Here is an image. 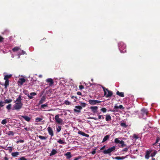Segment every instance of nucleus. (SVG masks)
<instances>
[{
    "mask_svg": "<svg viewBox=\"0 0 160 160\" xmlns=\"http://www.w3.org/2000/svg\"><path fill=\"white\" fill-rule=\"evenodd\" d=\"M14 103L15 104L13 106V110L19 111L22 108L23 104L21 102L20 96H19L17 98L16 101L14 102Z\"/></svg>",
    "mask_w": 160,
    "mask_h": 160,
    "instance_id": "1",
    "label": "nucleus"
},
{
    "mask_svg": "<svg viewBox=\"0 0 160 160\" xmlns=\"http://www.w3.org/2000/svg\"><path fill=\"white\" fill-rule=\"evenodd\" d=\"M102 88L103 89L104 92V95L106 98H108L112 96L113 94L112 92L111 91L109 90L108 89L105 88L103 86L101 85Z\"/></svg>",
    "mask_w": 160,
    "mask_h": 160,
    "instance_id": "2",
    "label": "nucleus"
},
{
    "mask_svg": "<svg viewBox=\"0 0 160 160\" xmlns=\"http://www.w3.org/2000/svg\"><path fill=\"white\" fill-rule=\"evenodd\" d=\"M118 47L121 53H124L126 52V45L123 42H120L119 43Z\"/></svg>",
    "mask_w": 160,
    "mask_h": 160,
    "instance_id": "3",
    "label": "nucleus"
},
{
    "mask_svg": "<svg viewBox=\"0 0 160 160\" xmlns=\"http://www.w3.org/2000/svg\"><path fill=\"white\" fill-rule=\"evenodd\" d=\"M114 142L116 143L119 144L120 145L119 146L120 147L123 148L126 146V145L124 144V142L123 141H120L118 140V138H115L114 140Z\"/></svg>",
    "mask_w": 160,
    "mask_h": 160,
    "instance_id": "4",
    "label": "nucleus"
},
{
    "mask_svg": "<svg viewBox=\"0 0 160 160\" xmlns=\"http://www.w3.org/2000/svg\"><path fill=\"white\" fill-rule=\"evenodd\" d=\"M55 120L56 122L58 124H62L63 122V120L59 118V115L57 114L55 117Z\"/></svg>",
    "mask_w": 160,
    "mask_h": 160,
    "instance_id": "5",
    "label": "nucleus"
},
{
    "mask_svg": "<svg viewBox=\"0 0 160 160\" xmlns=\"http://www.w3.org/2000/svg\"><path fill=\"white\" fill-rule=\"evenodd\" d=\"M115 146L112 147L107 150H105L103 151V152L105 154H109L111 152L114 151L115 149Z\"/></svg>",
    "mask_w": 160,
    "mask_h": 160,
    "instance_id": "6",
    "label": "nucleus"
},
{
    "mask_svg": "<svg viewBox=\"0 0 160 160\" xmlns=\"http://www.w3.org/2000/svg\"><path fill=\"white\" fill-rule=\"evenodd\" d=\"M141 113L143 117H143V119H146L148 113L147 110L145 108H143L141 110Z\"/></svg>",
    "mask_w": 160,
    "mask_h": 160,
    "instance_id": "7",
    "label": "nucleus"
},
{
    "mask_svg": "<svg viewBox=\"0 0 160 160\" xmlns=\"http://www.w3.org/2000/svg\"><path fill=\"white\" fill-rule=\"evenodd\" d=\"M90 108L91 109V111L94 113L93 115L97 113L98 112V107L97 106H92Z\"/></svg>",
    "mask_w": 160,
    "mask_h": 160,
    "instance_id": "8",
    "label": "nucleus"
},
{
    "mask_svg": "<svg viewBox=\"0 0 160 160\" xmlns=\"http://www.w3.org/2000/svg\"><path fill=\"white\" fill-rule=\"evenodd\" d=\"M88 102L91 105H95L97 103H100L101 101L97 100L90 99L89 100Z\"/></svg>",
    "mask_w": 160,
    "mask_h": 160,
    "instance_id": "9",
    "label": "nucleus"
},
{
    "mask_svg": "<svg viewBox=\"0 0 160 160\" xmlns=\"http://www.w3.org/2000/svg\"><path fill=\"white\" fill-rule=\"evenodd\" d=\"M75 109H74V111L76 112L80 113L81 112V110L82 109V108L80 106H75Z\"/></svg>",
    "mask_w": 160,
    "mask_h": 160,
    "instance_id": "10",
    "label": "nucleus"
},
{
    "mask_svg": "<svg viewBox=\"0 0 160 160\" xmlns=\"http://www.w3.org/2000/svg\"><path fill=\"white\" fill-rule=\"evenodd\" d=\"M47 130L49 134L51 135V137L53 136V132L52 128L50 127H49L47 128Z\"/></svg>",
    "mask_w": 160,
    "mask_h": 160,
    "instance_id": "11",
    "label": "nucleus"
},
{
    "mask_svg": "<svg viewBox=\"0 0 160 160\" xmlns=\"http://www.w3.org/2000/svg\"><path fill=\"white\" fill-rule=\"evenodd\" d=\"M37 94L35 92H32L30 93V94H28L27 96L28 98L30 99H32L33 98V96L36 95Z\"/></svg>",
    "mask_w": 160,
    "mask_h": 160,
    "instance_id": "12",
    "label": "nucleus"
},
{
    "mask_svg": "<svg viewBox=\"0 0 160 160\" xmlns=\"http://www.w3.org/2000/svg\"><path fill=\"white\" fill-rule=\"evenodd\" d=\"M78 134H80L83 136H85L87 138H88L89 137V135L88 134H86L84 132L80 131H78Z\"/></svg>",
    "mask_w": 160,
    "mask_h": 160,
    "instance_id": "13",
    "label": "nucleus"
},
{
    "mask_svg": "<svg viewBox=\"0 0 160 160\" xmlns=\"http://www.w3.org/2000/svg\"><path fill=\"white\" fill-rule=\"evenodd\" d=\"M20 117L23 118L25 120L28 122H29L31 120V118L27 116L20 115Z\"/></svg>",
    "mask_w": 160,
    "mask_h": 160,
    "instance_id": "14",
    "label": "nucleus"
},
{
    "mask_svg": "<svg viewBox=\"0 0 160 160\" xmlns=\"http://www.w3.org/2000/svg\"><path fill=\"white\" fill-rule=\"evenodd\" d=\"M25 82V79L24 78H21L19 79V80L18 81V83L21 85H22Z\"/></svg>",
    "mask_w": 160,
    "mask_h": 160,
    "instance_id": "15",
    "label": "nucleus"
},
{
    "mask_svg": "<svg viewBox=\"0 0 160 160\" xmlns=\"http://www.w3.org/2000/svg\"><path fill=\"white\" fill-rule=\"evenodd\" d=\"M46 82L48 83H49V85H52L53 84V81L52 79V78H48L47 79Z\"/></svg>",
    "mask_w": 160,
    "mask_h": 160,
    "instance_id": "16",
    "label": "nucleus"
},
{
    "mask_svg": "<svg viewBox=\"0 0 160 160\" xmlns=\"http://www.w3.org/2000/svg\"><path fill=\"white\" fill-rule=\"evenodd\" d=\"M57 152H58L55 149H53L50 153L49 155L50 156H52L57 154Z\"/></svg>",
    "mask_w": 160,
    "mask_h": 160,
    "instance_id": "17",
    "label": "nucleus"
},
{
    "mask_svg": "<svg viewBox=\"0 0 160 160\" xmlns=\"http://www.w3.org/2000/svg\"><path fill=\"white\" fill-rule=\"evenodd\" d=\"M105 119L106 121H110L111 120V118L110 115L107 114L106 115Z\"/></svg>",
    "mask_w": 160,
    "mask_h": 160,
    "instance_id": "18",
    "label": "nucleus"
},
{
    "mask_svg": "<svg viewBox=\"0 0 160 160\" xmlns=\"http://www.w3.org/2000/svg\"><path fill=\"white\" fill-rule=\"evenodd\" d=\"M65 155L66 156V158L68 159H69L72 157L71 152H68L65 154Z\"/></svg>",
    "mask_w": 160,
    "mask_h": 160,
    "instance_id": "19",
    "label": "nucleus"
},
{
    "mask_svg": "<svg viewBox=\"0 0 160 160\" xmlns=\"http://www.w3.org/2000/svg\"><path fill=\"white\" fill-rule=\"evenodd\" d=\"M110 136V135H108L105 136L103 139L102 142H104L108 140L109 139Z\"/></svg>",
    "mask_w": 160,
    "mask_h": 160,
    "instance_id": "20",
    "label": "nucleus"
},
{
    "mask_svg": "<svg viewBox=\"0 0 160 160\" xmlns=\"http://www.w3.org/2000/svg\"><path fill=\"white\" fill-rule=\"evenodd\" d=\"M126 157H116L115 158H113V159H115L117 160H123L124 159H125L126 158Z\"/></svg>",
    "mask_w": 160,
    "mask_h": 160,
    "instance_id": "21",
    "label": "nucleus"
},
{
    "mask_svg": "<svg viewBox=\"0 0 160 160\" xmlns=\"http://www.w3.org/2000/svg\"><path fill=\"white\" fill-rule=\"evenodd\" d=\"M114 108L115 109H118L119 108L121 109H123L124 108L123 107L122 105H120L119 106H118L117 104H116L114 106Z\"/></svg>",
    "mask_w": 160,
    "mask_h": 160,
    "instance_id": "22",
    "label": "nucleus"
},
{
    "mask_svg": "<svg viewBox=\"0 0 160 160\" xmlns=\"http://www.w3.org/2000/svg\"><path fill=\"white\" fill-rule=\"evenodd\" d=\"M19 154V152H12V156L13 157H16Z\"/></svg>",
    "mask_w": 160,
    "mask_h": 160,
    "instance_id": "23",
    "label": "nucleus"
},
{
    "mask_svg": "<svg viewBox=\"0 0 160 160\" xmlns=\"http://www.w3.org/2000/svg\"><path fill=\"white\" fill-rule=\"evenodd\" d=\"M160 138L159 137H158L155 143L153 144V146L155 148H156V146H157V144H158V142L160 141Z\"/></svg>",
    "mask_w": 160,
    "mask_h": 160,
    "instance_id": "24",
    "label": "nucleus"
},
{
    "mask_svg": "<svg viewBox=\"0 0 160 160\" xmlns=\"http://www.w3.org/2000/svg\"><path fill=\"white\" fill-rule=\"evenodd\" d=\"M46 98L44 96H43L41 98L40 100L39 101V104H41L43 103L45 101Z\"/></svg>",
    "mask_w": 160,
    "mask_h": 160,
    "instance_id": "25",
    "label": "nucleus"
},
{
    "mask_svg": "<svg viewBox=\"0 0 160 160\" xmlns=\"http://www.w3.org/2000/svg\"><path fill=\"white\" fill-rule=\"evenodd\" d=\"M117 94L122 97H124V93L123 92H119L118 91H117L116 92Z\"/></svg>",
    "mask_w": 160,
    "mask_h": 160,
    "instance_id": "26",
    "label": "nucleus"
},
{
    "mask_svg": "<svg viewBox=\"0 0 160 160\" xmlns=\"http://www.w3.org/2000/svg\"><path fill=\"white\" fill-rule=\"evenodd\" d=\"M20 52H21V53L19 52L18 54V56H19L18 58H20L19 56L22 55H24L26 54V52L25 51H24L23 50H22L21 49H20Z\"/></svg>",
    "mask_w": 160,
    "mask_h": 160,
    "instance_id": "27",
    "label": "nucleus"
},
{
    "mask_svg": "<svg viewBox=\"0 0 160 160\" xmlns=\"http://www.w3.org/2000/svg\"><path fill=\"white\" fill-rule=\"evenodd\" d=\"M9 85L8 80H5V82L4 84L5 88L6 89L7 88L8 86Z\"/></svg>",
    "mask_w": 160,
    "mask_h": 160,
    "instance_id": "28",
    "label": "nucleus"
},
{
    "mask_svg": "<svg viewBox=\"0 0 160 160\" xmlns=\"http://www.w3.org/2000/svg\"><path fill=\"white\" fill-rule=\"evenodd\" d=\"M20 48L18 47H15L12 49V50L14 52L18 51L20 50Z\"/></svg>",
    "mask_w": 160,
    "mask_h": 160,
    "instance_id": "29",
    "label": "nucleus"
},
{
    "mask_svg": "<svg viewBox=\"0 0 160 160\" xmlns=\"http://www.w3.org/2000/svg\"><path fill=\"white\" fill-rule=\"evenodd\" d=\"M56 129L57 132H60L61 129V126L58 125L56 127Z\"/></svg>",
    "mask_w": 160,
    "mask_h": 160,
    "instance_id": "30",
    "label": "nucleus"
},
{
    "mask_svg": "<svg viewBox=\"0 0 160 160\" xmlns=\"http://www.w3.org/2000/svg\"><path fill=\"white\" fill-rule=\"evenodd\" d=\"M57 142L59 144H65V142H64V141H63L61 139L59 140Z\"/></svg>",
    "mask_w": 160,
    "mask_h": 160,
    "instance_id": "31",
    "label": "nucleus"
},
{
    "mask_svg": "<svg viewBox=\"0 0 160 160\" xmlns=\"http://www.w3.org/2000/svg\"><path fill=\"white\" fill-rule=\"evenodd\" d=\"M120 125L124 128H126L128 126V125H126L125 123L123 122L121 123Z\"/></svg>",
    "mask_w": 160,
    "mask_h": 160,
    "instance_id": "32",
    "label": "nucleus"
},
{
    "mask_svg": "<svg viewBox=\"0 0 160 160\" xmlns=\"http://www.w3.org/2000/svg\"><path fill=\"white\" fill-rule=\"evenodd\" d=\"M38 137L40 139H41V140H45L47 138V137L43 136L41 135L38 136Z\"/></svg>",
    "mask_w": 160,
    "mask_h": 160,
    "instance_id": "33",
    "label": "nucleus"
},
{
    "mask_svg": "<svg viewBox=\"0 0 160 160\" xmlns=\"http://www.w3.org/2000/svg\"><path fill=\"white\" fill-rule=\"evenodd\" d=\"M5 103H8L12 102V100L11 99H6V100H5Z\"/></svg>",
    "mask_w": 160,
    "mask_h": 160,
    "instance_id": "34",
    "label": "nucleus"
},
{
    "mask_svg": "<svg viewBox=\"0 0 160 160\" xmlns=\"http://www.w3.org/2000/svg\"><path fill=\"white\" fill-rule=\"evenodd\" d=\"M42 119L40 118H35V121L36 122H40L42 120Z\"/></svg>",
    "mask_w": 160,
    "mask_h": 160,
    "instance_id": "35",
    "label": "nucleus"
},
{
    "mask_svg": "<svg viewBox=\"0 0 160 160\" xmlns=\"http://www.w3.org/2000/svg\"><path fill=\"white\" fill-rule=\"evenodd\" d=\"M11 75H5L4 78V79L8 80V78H10L11 77Z\"/></svg>",
    "mask_w": 160,
    "mask_h": 160,
    "instance_id": "36",
    "label": "nucleus"
},
{
    "mask_svg": "<svg viewBox=\"0 0 160 160\" xmlns=\"http://www.w3.org/2000/svg\"><path fill=\"white\" fill-rule=\"evenodd\" d=\"M7 119H3L2 120L1 123L4 125L6 124L7 123Z\"/></svg>",
    "mask_w": 160,
    "mask_h": 160,
    "instance_id": "37",
    "label": "nucleus"
},
{
    "mask_svg": "<svg viewBox=\"0 0 160 160\" xmlns=\"http://www.w3.org/2000/svg\"><path fill=\"white\" fill-rule=\"evenodd\" d=\"M101 111L103 113H105L107 112V109L105 108H103L101 109Z\"/></svg>",
    "mask_w": 160,
    "mask_h": 160,
    "instance_id": "38",
    "label": "nucleus"
},
{
    "mask_svg": "<svg viewBox=\"0 0 160 160\" xmlns=\"http://www.w3.org/2000/svg\"><path fill=\"white\" fill-rule=\"evenodd\" d=\"M11 104H10L8 105L7 107H6V108L7 109H8V110H10L11 109Z\"/></svg>",
    "mask_w": 160,
    "mask_h": 160,
    "instance_id": "39",
    "label": "nucleus"
},
{
    "mask_svg": "<svg viewBox=\"0 0 160 160\" xmlns=\"http://www.w3.org/2000/svg\"><path fill=\"white\" fill-rule=\"evenodd\" d=\"M8 135L9 136L12 135L13 136L14 135V132L12 131H9L8 133Z\"/></svg>",
    "mask_w": 160,
    "mask_h": 160,
    "instance_id": "40",
    "label": "nucleus"
},
{
    "mask_svg": "<svg viewBox=\"0 0 160 160\" xmlns=\"http://www.w3.org/2000/svg\"><path fill=\"white\" fill-rule=\"evenodd\" d=\"M80 105H81V106L82 107H85L86 106V104L84 102H81L80 103Z\"/></svg>",
    "mask_w": 160,
    "mask_h": 160,
    "instance_id": "41",
    "label": "nucleus"
},
{
    "mask_svg": "<svg viewBox=\"0 0 160 160\" xmlns=\"http://www.w3.org/2000/svg\"><path fill=\"white\" fill-rule=\"evenodd\" d=\"M64 103L65 104L67 105H69L70 104V102L68 100H65L64 102Z\"/></svg>",
    "mask_w": 160,
    "mask_h": 160,
    "instance_id": "42",
    "label": "nucleus"
},
{
    "mask_svg": "<svg viewBox=\"0 0 160 160\" xmlns=\"http://www.w3.org/2000/svg\"><path fill=\"white\" fill-rule=\"evenodd\" d=\"M157 153V151H154L153 153H151V156L152 157H154L155 156V155H156V154Z\"/></svg>",
    "mask_w": 160,
    "mask_h": 160,
    "instance_id": "43",
    "label": "nucleus"
},
{
    "mask_svg": "<svg viewBox=\"0 0 160 160\" xmlns=\"http://www.w3.org/2000/svg\"><path fill=\"white\" fill-rule=\"evenodd\" d=\"M100 113H97V115L98 116V119H101L102 118V115H100Z\"/></svg>",
    "mask_w": 160,
    "mask_h": 160,
    "instance_id": "44",
    "label": "nucleus"
},
{
    "mask_svg": "<svg viewBox=\"0 0 160 160\" xmlns=\"http://www.w3.org/2000/svg\"><path fill=\"white\" fill-rule=\"evenodd\" d=\"M156 148L157 150L158 151L160 150V143L159 145L157 144V146H156Z\"/></svg>",
    "mask_w": 160,
    "mask_h": 160,
    "instance_id": "45",
    "label": "nucleus"
},
{
    "mask_svg": "<svg viewBox=\"0 0 160 160\" xmlns=\"http://www.w3.org/2000/svg\"><path fill=\"white\" fill-rule=\"evenodd\" d=\"M48 106V104L47 103H45V104H42L41 106V108H44L45 107H46Z\"/></svg>",
    "mask_w": 160,
    "mask_h": 160,
    "instance_id": "46",
    "label": "nucleus"
},
{
    "mask_svg": "<svg viewBox=\"0 0 160 160\" xmlns=\"http://www.w3.org/2000/svg\"><path fill=\"white\" fill-rule=\"evenodd\" d=\"M4 106V103L2 101H0V107H2Z\"/></svg>",
    "mask_w": 160,
    "mask_h": 160,
    "instance_id": "47",
    "label": "nucleus"
},
{
    "mask_svg": "<svg viewBox=\"0 0 160 160\" xmlns=\"http://www.w3.org/2000/svg\"><path fill=\"white\" fill-rule=\"evenodd\" d=\"M18 159L19 160H27V159H26L24 157H22Z\"/></svg>",
    "mask_w": 160,
    "mask_h": 160,
    "instance_id": "48",
    "label": "nucleus"
},
{
    "mask_svg": "<svg viewBox=\"0 0 160 160\" xmlns=\"http://www.w3.org/2000/svg\"><path fill=\"white\" fill-rule=\"evenodd\" d=\"M152 151L148 150L146 152V154L149 155L150 153Z\"/></svg>",
    "mask_w": 160,
    "mask_h": 160,
    "instance_id": "49",
    "label": "nucleus"
},
{
    "mask_svg": "<svg viewBox=\"0 0 160 160\" xmlns=\"http://www.w3.org/2000/svg\"><path fill=\"white\" fill-rule=\"evenodd\" d=\"M96 148L93 149V150L91 152V153L93 155L96 152Z\"/></svg>",
    "mask_w": 160,
    "mask_h": 160,
    "instance_id": "50",
    "label": "nucleus"
},
{
    "mask_svg": "<svg viewBox=\"0 0 160 160\" xmlns=\"http://www.w3.org/2000/svg\"><path fill=\"white\" fill-rule=\"evenodd\" d=\"M88 118L94 119L95 120H98V118H96V117H90Z\"/></svg>",
    "mask_w": 160,
    "mask_h": 160,
    "instance_id": "51",
    "label": "nucleus"
},
{
    "mask_svg": "<svg viewBox=\"0 0 160 160\" xmlns=\"http://www.w3.org/2000/svg\"><path fill=\"white\" fill-rule=\"evenodd\" d=\"M81 156H79L78 157L75 158L74 160H78L79 159H81Z\"/></svg>",
    "mask_w": 160,
    "mask_h": 160,
    "instance_id": "52",
    "label": "nucleus"
},
{
    "mask_svg": "<svg viewBox=\"0 0 160 160\" xmlns=\"http://www.w3.org/2000/svg\"><path fill=\"white\" fill-rule=\"evenodd\" d=\"M128 148H125L122 150V151L127 152L128 150Z\"/></svg>",
    "mask_w": 160,
    "mask_h": 160,
    "instance_id": "53",
    "label": "nucleus"
},
{
    "mask_svg": "<svg viewBox=\"0 0 160 160\" xmlns=\"http://www.w3.org/2000/svg\"><path fill=\"white\" fill-rule=\"evenodd\" d=\"M133 138L136 139H137L138 138V137L135 134H134L133 136Z\"/></svg>",
    "mask_w": 160,
    "mask_h": 160,
    "instance_id": "54",
    "label": "nucleus"
},
{
    "mask_svg": "<svg viewBox=\"0 0 160 160\" xmlns=\"http://www.w3.org/2000/svg\"><path fill=\"white\" fill-rule=\"evenodd\" d=\"M150 156L149 155L146 154L145 155V158L147 159H148Z\"/></svg>",
    "mask_w": 160,
    "mask_h": 160,
    "instance_id": "55",
    "label": "nucleus"
},
{
    "mask_svg": "<svg viewBox=\"0 0 160 160\" xmlns=\"http://www.w3.org/2000/svg\"><path fill=\"white\" fill-rule=\"evenodd\" d=\"M79 88L80 89H82L84 88V87L82 85H80L79 86Z\"/></svg>",
    "mask_w": 160,
    "mask_h": 160,
    "instance_id": "56",
    "label": "nucleus"
},
{
    "mask_svg": "<svg viewBox=\"0 0 160 160\" xmlns=\"http://www.w3.org/2000/svg\"><path fill=\"white\" fill-rule=\"evenodd\" d=\"M24 142V141L23 140H18V141H17V142H21V143H22Z\"/></svg>",
    "mask_w": 160,
    "mask_h": 160,
    "instance_id": "57",
    "label": "nucleus"
},
{
    "mask_svg": "<svg viewBox=\"0 0 160 160\" xmlns=\"http://www.w3.org/2000/svg\"><path fill=\"white\" fill-rule=\"evenodd\" d=\"M3 38L0 36V42H2Z\"/></svg>",
    "mask_w": 160,
    "mask_h": 160,
    "instance_id": "58",
    "label": "nucleus"
},
{
    "mask_svg": "<svg viewBox=\"0 0 160 160\" xmlns=\"http://www.w3.org/2000/svg\"><path fill=\"white\" fill-rule=\"evenodd\" d=\"M77 94L79 95H81L82 94L80 92H77Z\"/></svg>",
    "mask_w": 160,
    "mask_h": 160,
    "instance_id": "59",
    "label": "nucleus"
},
{
    "mask_svg": "<svg viewBox=\"0 0 160 160\" xmlns=\"http://www.w3.org/2000/svg\"><path fill=\"white\" fill-rule=\"evenodd\" d=\"M4 160H8V158L7 157H5L4 158Z\"/></svg>",
    "mask_w": 160,
    "mask_h": 160,
    "instance_id": "60",
    "label": "nucleus"
},
{
    "mask_svg": "<svg viewBox=\"0 0 160 160\" xmlns=\"http://www.w3.org/2000/svg\"><path fill=\"white\" fill-rule=\"evenodd\" d=\"M71 98L72 99H74V98L76 99L77 98L76 97H75V96H72L71 97Z\"/></svg>",
    "mask_w": 160,
    "mask_h": 160,
    "instance_id": "61",
    "label": "nucleus"
},
{
    "mask_svg": "<svg viewBox=\"0 0 160 160\" xmlns=\"http://www.w3.org/2000/svg\"><path fill=\"white\" fill-rule=\"evenodd\" d=\"M105 146H103V147H102L101 148V150H102V149H104V148H105Z\"/></svg>",
    "mask_w": 160,
    "mask_h": 160,
    "instance_id": "62",
    "label": "nucleus"
},
{
    "mask_svg": "<svg viewBox=\"0 0 160 160\" xmlns=\"http://www.w3.org/2000/svg\"><path fill=\"white\" fill-rule=\"evenodd\" d=\"M24 129H25L26 131H28V129L27 128H24Z\"/></svg>",
    "mask_w": 160,
    "mask_h": 160,
    "instance_id": "63",
    "label": "nucleus"
},
{
    "mask_svg": "<svg viewBox=\"0 0 160 160\" xmlns=\"http://www.w3.org/2000/svg\"><path fill=\"white\" fill-rule=\"evenodd\" d=\"M42 76L41 75H40L39 76V77H40V78H42Z\"/></svg>",
    "mask_w": 160,
    "mask_h": 160,
    "instance_id": "64",
    "label": "nucleus"
}]
</instances>
